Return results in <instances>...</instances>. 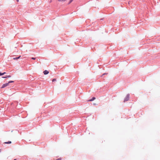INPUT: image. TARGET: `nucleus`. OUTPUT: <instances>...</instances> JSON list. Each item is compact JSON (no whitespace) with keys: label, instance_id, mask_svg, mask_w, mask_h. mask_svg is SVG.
<instances>
[{"label":"nucleus","instance_id":"obj_1","mask_svg":"<svg viewBox=\"0 0 160 160\" xmlns=\"http://www.w3.org/2000/svg\"><path fill=\"white\" fill-rule=\"evenodd\" d=\"M129 94H127L126 97L125 98L124 102H125L126 101H127L129 100Z\"/></svg>","mask_w":160,"mask_h":160},{"label":"nucleus","instance_id":"obj_2","mask_svg":"<svg viewBox=\"0 0 160 160\" xmlns=\"http://www.w3.org/2000/svg\"><path fill=\"white\" fill-rule=\"evenodd\" d=\"M8 83H5V84H3L2 86V87L1 88H3L7 86H8Z\"/></svg>","mask_w":160,"mask_h":160},{"label":"nucleus","instance_id":"obj_3","mask_svg":"<svg viewBox=\"0 0 160 160\" xmlns=\"http://www.w3.org/2000/svg\"><path fill=\"white\" fill-rule=\"evenodd\" d=\"M43 72L44 75H46L49 73V72L47 70H45Z\"/></svg>","mask_w":160,"mask_h":160},{"label":"nucleus","instance_id":"obj_4","mask_svg":"<svg viewBox=\"0 0 160 160\" xmlns=\"http://www.w3.org/2000/svg\"><path fill=\"white\" fill-rule=\"evenodd\" d=\"M95 98L93 97L92 98V99L89 100H88V101H92L94 100H95Z\"/></svg>","mask_w":160,"mask_h":160},{"label":"nucleus","instance_id":"obj_5","mask_svg":"<svg viewBox=\"0 0 160 160\" xmlns=\"http://www.w3.org/2000/svg\"><path fill=\"white\" fill-rule=\"evenodd\" d=\"M4 143H6V144H10L11 143V141H8V142H4Z\"/></svg>","mask_w":160,"mask_h":160},{"label":"nucleus","instance_id":"obj_6","mask_svg":"<svg viewBox=\"0 0 160 160\" xmlns=\"http://www.w3.org/2000/svg\"><path fill=\"white\" fill-rule=\"evenodd\" d=\"M21 57V56H19V57H17V58H13V59L14 60H17L18 59H19L20 58V57Z\"/></svg>","mask_w":160,"mask_h":160},{"label":"nucleus","instance_id":"obj_7","mask_svg":"<svg viewBox=\"0 0 160 160\" xmlns=\"http://www.w3.org/2000/svg\"><path fill=\"white\" fill-rule=\"evenodd\" d=\"M6 73L5 72L3 73H1L0 72V76H2L4 74Z\"/></svg>","mask_w":160,"mask_h":160},{"label":"nucleus","instance_id":"obj_8","mask_svg":"<svg viewBox=\"0 0 160 160\" xmlns=\"http://www.w3.org/2000/svg\"><path fill=\"white\" fill-rule=\"evenodd\" d=\"M66 0H58V1L60 2H63L66 1Z\"/></svg>","mask_w":160,"mask_h":160},{"label":"nucleus","instance_id":"obj_9","mask_svg":"<svg viewBox=\"0 0 160 160\" xmlns=\"http://www.w3.org/2000/svg\"><path fill=\"white\" fill-rule=\"evenodd\" d=\"M10 77H11V76L10 75H8V76H6V77H5V78H10Z\"/></svg>","mask_w":160,"mask_h":160},{"label":"nucleus","instance_id":"obj_10","mask_svg":"<svg viewBox=\"0 0 160 160\" xmlns=\"http://www.w3.org/2000/svg\"><path fill=\"white\" fill-rule=\"evenodd\" d=\"M56 81V79H52V81L53 82H55V81Z\"/></svg>","mask_w":160,"mask_h":160},{"label":"nucleus","instance_id":"obj_11","mask_svg":"<svg viewBox=\"0 0 160 160\" xmlns=\"http://www.w3.org/2000/svg\"><path fill=\"white\" fill-rule=\"evenodd\" d=\"M13 82V81H10L8 83V84H9V83H11V82Z\"/></svg>","mask_w":160,"mask_h":160},{"label":"nucleus","instance_id":"obj_12","mask_svg":"<svg viewBox=\"0 0 160 160\" xmlns=\"http://www.w3.org/2000/svg\"><path fill=\"white\" fill-rule=\"evenodd\" d=\"M32 59H33V60H35L36 59V58H32Z\"/></svg>","mask_w":160,"mask_h":160},{"label":"nucleus","instance_id":"obj_13","mask_svg":"<svg viewBox=\"0 0 160 160\" xmlns=\"http://www.w3.org/2000/svg\"><path fill=\"white\" fill-rule=\"evenodd\" d=\"M72 0H70V3L72 2Z\"/></svg>","mask_w":160,"mask_h":160},{"label":"nucleus","instance_id":"obj_14","mask_svg":"<svg viewBox=\"0 0 160 160\" xmlns=\"http://www.w3.org/2000/svg\"><path fill=\"white\" fill-rule=\"evenodd\" d=\"M5 77H2V78H5Z\"/></svg>","mask_w":160,"mask_h":160},{"label":"nucleus","instance_id":"obj_15","mask_svg":"<svg viewBox=\"0 0 160 160\" xmlns=\"http://www.w3.org/2000/svg\"><path fill=\"white\" fill-rule=\"evenodd\" d=\"M17 1L18 2L19 1V0H17Z\"/></svg>","mask_w":160,"mask_h":160},{"label":"nucleus","instance_id":"obj_16","mask_svg":"<svg viewBox=\"0 0 160 160\" xmlns=\"http://www.w3.org/2000/svg\"><path fill=\"white\" fill-rule=\"evenodd\" d=\"M13 160H16V159H14Z\"/></svg>","mask_w":160,"mask_h":160}]
</instances>
